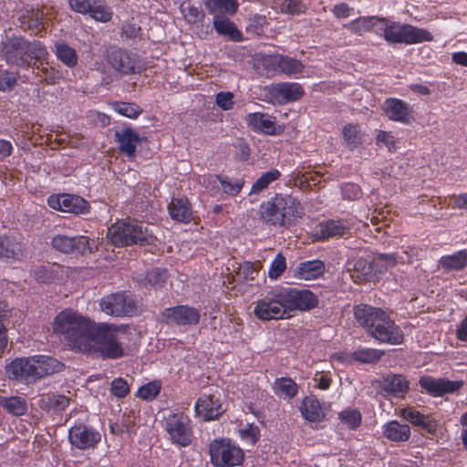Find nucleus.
<instances>
[{
	"label": "nucleus",
	"instance_id": "f257e3e1",
	"mask_svg": "<svg viewBox=\"0 0 467 467\" xmlns=\"http://www.w3.org/2000/svg\"><path fill=\"white\" fill-rule=\"evenodd\" d=\"M53 331L63 337L70 349L83 354L97 353L103 359H119L128 355L123 327L96 323L70 308L56 316Z\"/></svg>",
	"mask_w": 467,
	"mask_h": 467
},
{
	"label": "nucleus",
	"instance_id": "f03ea898",
	"mask_svg": "<svg viewBox=\"0 0 467 467\" xmlns=\"http://www.w3.org/2000/svg\"><path fill=\"white\" fill-rule=\"evenodd\" d=\"M354 316L358 323L379 342L389 345L403 342L402 330L383 309L360 304L354 307Z\"/></svg>",
	"mask_w": 467,
	"mask_h": 467
},
{
	"label": "nucleus",
	"instance_id": "7ed1b4c3",
	"mask_svg": "<svg viewBox=\"0 0 467 467\" xmlns=\"http://www.w3.org/2000/svg\"><path fill=\"white\" fill-rule=\"evenodd\" d=\"M261 222L275 228H289L304 215L301 202L291 194L275 193L263 202L258 210Z\"/></svg>",
	"mask_w": 467,
	"mask_h": 467
},
{
	"label": "nucleus",
	"instance_id": "20e7f679",
	"mask_svg": "<svg viewBox=\"0 0 467 467\" xmlns=\"http://www.w3.org/2000/svg\"><path fill=\"white\" fill-rule=\"evenodd\" d=\"M2 52L6 64L21 68H34L38 61L45 59L48 55L42 42L29 41L24 36L12 38L5 45Z\"/></svg>",
	"mask_w": 467,
	"mask_h": 467
},
{
	"label": "nucleus",
	"instance_id": "39448f33",
	"mask_svg": "<svg viewBox=\"0 0 467 467\" xmlns=\"http://www.w3.org/2000/svg\"><path fill=\"white\" fill-rule=\"evenodd\" d=\"M107 237L111 244L117 247L139 244L140 246L153 244L156 237L143 223L135 220H119L108 230Z\"/></svg>",
	"mask_w": 467,
	"mask_h": 467
},
{
	"label": "nucleus",
	"instance_id": "423d86ee",
	"mask_svg": "<svg viewBox=\"0 0 467 467\" xmlns=\"http://www.w3.org/2000/svg\"><path fill=\"white\" fill-rule=\"evenodd\" d=\"M383 37L389 44L414 45L433 40L432 34L410 24L388 22L385 18Z\"/></svg>",
	"mask_w": 467,
	"mask_h": 467
},
{
	"label": "nucleus",
	"instance_id": "0eeeda50",
	"mask_svg": "<svg viewBox=\"0 0 467 467\" xmlns=\"http://www.w3.org/2000/svg\"><path fill=\"white\" fill-rule=\"evenodd\" d=\"M211 462L214 467L239 466L244 460V451L229 439H215L209 446Z\"/></svg>",
	"mask_w": 467,
	"mask_h": 467
},
{
	"label": "nucleus",
	"instance_id": "6e6552de",
	"mask_svg": "<svg viewBox=\"0 0 467 467\" xmlns=\"http://www.w3.org/2000/svg\"><path fill=\"white\" fill-rule=\"evenodd\" d=\"M254 315L262 321L280 320L289 318L286 314L281 288L277 287L268 291L259 298L254 305Z\"/></svg>",
	"mask_w": 467,
	"mask_h": 467
},
{
	"label": "nucleus",
	"instance_id": "1a4fd4ad",
	"mask_svg": "<svg viewBox=\"0 0 467 467\" xmlns=\"http://www.w3.org/2000/svg\"><path fill=\"white\" fill-rule=\"evenodd\" d=\"M105 59L115 71L121 75L140 74L146 68L138 54L121 47L109 48L106 51Z\"/></svg>",
	"mask_w": 467,
	"mask_h": 467
},
{
	"label": "nucleus",
	"instance_id": "9d476101",
	"mask_svg": "<svg viewBox=\"0 0 467 467\" xmlns=\"http://www.w3.org/2000/svg\"><path fill=\"white\" fill-rule=\"evenodd\" d=\"M164 430L171 443L182 447L192 444L193 430L192 420L183 412H171L164 420Z\"/></svg>",
	"mask_w": 467,
	"mask_h": 467
},
{
	"label": "nucleus",
	"instance_id": "9b49d317",
	"mask_svg": "<svg viewBox=\"0 0 467 467\" xmlns=\"http://www.w3.org/2000/svg\"><path fill=\"white\" fill-rule=\"evenodd\" d=\"M102 312L114 317H133L138 313L135 300L125 291L103 296L99 301Z\"/></svg>",
	"mask_w": 467,
	"mask_h": 467
},
{
	"label": "nucleus",
	"instance_id": "f8f14e48",
	"mask_svg": "<svg viewBox=\"0 0 467 467\" xmlns=\"http://www.w3.org/2000/svg\"><path fill=\"white\" fill-rule=\"evenodd\" d=\"M100 441V432L93 426L80 420H76L68 429V442L72 448L80 451L94 450Z\"/></svg>",
	"mask_w": 467,
	"mask_h": 467
},
{
	"label": "nucleus",
	"instance_id": "ddd939ff",
	"mask_svg": "<svg viewBox=\"0 0 467 467\" xmlns=\"http://www.w3.org/2000/svg\"><path fill=\"white\" fill-rule=\"evenodd\" d=\"M286 314L293 311H308L318 304L317 296L310 290L293 287H280Z\"/></svg>",
	"mask_w": 467,
	"mask_h": 467
},
{
	"label": "nucleus",
	"instance_id": "4468645a",
	"mask_svg": "<svg viewBox=\"0 0 467 467\" xmlns=\"http://www.w3.org/2000/svg\"><path fill=\"white\" fill-rule=\"evenodd\" d=\"M6 373L10 379L26 384L39 380L36 357L16 358L6 366Z\"/></svg>",
	"mask_w": 467,
	"mask_h": 467
},
{
	"label": "nucleus",
	"instance_id": "2eb2a0df",
	"mask_svg": "<svg viewBox=\"0 0 467 467\" xmlns=\"http://www.w3.org/2000/svg\"><path fill=\"white\" fill-rule=\"evenodd\" d=\"M419 386L421 389V392L437 398L457 392L462 388L463 381L451 380L445 378L437 379L430 375H424L420 378Z\"/></svg>",
	"mask_w": 467,
	"mask_h": 467
},
{
	"label": "nucleus",
	"instance_id": "dca6fc26",
	"mask_svg": "<svg viewBox=\"0 0 467 467\" xmlns=\"http://www.w3.org/2000/svg\"><path fill=\"white\" fill-rule=\"evenodd\" d=\"M50 208L63 213L87 214L90 212V204L83 197L74 194H52L47 198Z\"/></svg>",
	"mask_w": 467,
	"mask_h": 467
},
{
	"label": "nucleus",
	"instance_id": "f3484780",
	"mask_svg": "<svg viewBox=\"0 0 467 467\" xmlns=\"http://www.w3.org/2000/svg\"><path fill=\"white\" fill-rule=\"evenodd\" d=\"M352 223L348 219H327L319 222L313 230L316 241H327L344 237L350 234Z\"/></svg>",
	"mask_w": 467,
	"mask_h": 467
},
{
	"label": "nucleus",
	"instance_id": "a211bd4d",
	"mask_svg": "<svg viewBox=\"0 0 467 467\" xmlns=\"http://www.w3.org/2000/svg\"><path fill=\"white\" fill-rule=\"evenodd\" d=\"M52 247L63 254H85L91 253L89 239L84 235L57 234L51 239Z\"/></svg>",
	"mask_w": 467,
	"mask_h": 467
},
{
	"label": "nucleus",
	"instance_id": "6ab92c4d",
	"mask_svg": "<svg viewBox=\"0 0 467 467\" xmlns=\"http://www.w3.org/2000/svg\"><path fill=\"white\" fill-rule=\"evenodd\" d=\"M225 411L220 398L212 394H202L194 404V414L202 421L218 420Z\"/></svg>",
	"mask_w": 467,
	"mask_h": 467
},
{
	"label": "nucleus",
	"instance_id": "aec40b11",
	"mask_svg": "<svg viewBox=\"0 0 467 467\" xmlns=\"http://www.w3.org/2000/svg\"><path fill=\"white\" fill-rule=\"evenodd\" d=\"M163 320L178 326H195L200 322V310L188 305L167 307L161 312Z\"/></svg>",
	"mask_w": 467,
	"mask_h": 467
},
{
	"label": "nucleus",
	"instance_id": "412c9836",
	"mask_svg": "<svg viewBox=\"0 0 467 467\" xmlns=\"http://www.w3.org/2000/svg\"><path fill=\"white\" fill-rule=\"evenodd\" d=\"M269 94L278 104L284 105L299 100L305 91L299 83L280 82L271 86Z\"/></svg>",
	"mask_w": 467,
	"mask_h": 467
},
{
	"label": "nucleus",
	"instance_id": "4be33fe9",
	"mask_svg": "<svg viewBox=\"0 0 467 467\" xmlns=\"http://www.w3.org/2000/svg\"><path fill=\"white\" fill-rule=\"evenodd\" d=\"M265 64L267 67H271L275 73L294 78H298L305 68L300 60L283 55L270 57L265 60Z\"/></svg>",
	"mask_w": 467,
	"mask_h": 467
},
{
	"label": "nucleus",
	"instance_id": "5701e85b",
	"mask_svg": "<svg viewBox=\"0 0 467 467\" xmlns=\"http://www.w3.org/2000/svg\"><path fill=\"white\" fill-rule=\"evenodd\" d=\"M114 137L115 141L119 144V151L130 161L134 160L137 145L141 141L140 135L129 126L116 130Z\"/></svg>",
	"mask_w": 467,
	"mask_h": 467
},
{
	"label": "nucleus",
	"instance_id": "b1692460",
	"mask_svg": "<svg viewBox=\"0 0 467 467\" xmlns=\"http://www.w3.org/2000/svg\"><path fill=\"white\" fill-rule=\"evenodd\" d=\"M168 213L174 222L190 223L193 220L192 205L187 197H172L168 204Z\"/></svg>",
	"mask_w": 467,
	"mask_h": 467
},
{
	"label": "nucleus",
	"instance_id": "393cba45",
	"mask_svg": "<svg viewBox=\"0 0 467 467\" xmlns=\"http://www.w3.org/2000/svg\"><path fill=\"white\" fill-rule=\"evenodd\" d=\"M302 417L308 422L319 423L326 418L323 404L315 395L306 396L299 406Z\"/></svg>",
	"mask_w": 467,
	"mask_h": 467
},
{
	"label": "nucleus",
	"instance_id": "a878e982",
	"mask_svg": "<svg viewBox=\"0 0 467 467\" xmlns=\"http://www.w3.org/2000/svg\"><path fill=\"white\" fill-rule=\"evenodd\" d=\"M383 110L390 120L404 124L410 122V107L406 101L400 99H387L384 102Z\"/></svg>",
	"mask_w": 467,
	"mask_h": 467
},
{
	"label": "nucleus",
	"instance_id": "bb28decb",
	"mask_svg": "<svg viewBox=\"0 0 467 467\" xmlns=\"http://www.w3.org/2000/svg\"><path fill=\"white\" fill-rule=\"evenodd\" d=\"M247 124L252 127L254 131L264 133L265 135H276L278 130L276 128L275 118L266 113L254 112L246 116Z\"/></svg>",
	"mask_w": 467,
	"mask_h": 467
},
{
	"label": "nucleus",
	"instance_id": "cd10ccee",
	"mask_svg": "<svg viewBox=\"0 0 467 467\" xmlns=\"http://www.w3.org/2000/svg\"><path fill=\"white\" fill-rule=\"evenodd\" d=\"M24 247L15 237L0 234V258L5 261H21Z\"/></svg>",
	"mask_w": 467,
	"mask_h": 467
},
{
	"label": "nucleus",
	"instance_id": "c85d7f7f",
	"mask_svg": "<svg viewBox=\"0 0 467 467\" xmlns=\"http://www.w3.org/2000/svg\"><path fill=\"white\" fill-rule=\"evenodd\" d=\"M438 267L444 273L464 270L467 267V250L462 249L452 254L442 255L438 260Z\"/></svg>",
	"mask_w": 467,
	"mask_h": 467
},
{
	"label": "nucleus",
	"instance_id": "c756f323",
	"mask_svg": "<svg viewBox=\"0 0 467 467\" xmlns=\"http://www.w3.org/2000/svg\"><path fill=\"white\" fill-rule=\"evenodd\" d=\"M325 263L319 259L307 260L299 263L295 270V275L304 280H315L325 273Z\"/></svg>",
	"mask_w": 467,
	"mask_h": 467
},
{
	"label": "nucleus",
	"instance_id": "7c9ffc66",
	"mask_svg": "<svg viewBox=\"0 0 467 467\" xmlns=\"http://www.w3.org/2000/svg\"><path fill=\"white\" fill-rule=\"evenodd\" d=\"M351 276L356 283L371 282L375 277L374 262L365 257L356 259Z\"/></svg>",
	"mask_w": 467,
	"mask_h": 467
},
{
	"label": "nucleus",
	"instance_id": "2f4dec72",
	"mask_svg": "<svg viewBox=\"0 0 467 467\" xmlns=\"http://www.w3.org/2000/svg\"><path fill=\"white\" fill-rule=\"evenodd\" d=\"M382 434L386 439L394 442L407 441L410 437V429L407 424L390 420L382 426Z\"/></svg>",
	"mask_w": 467,
	"mask_h": 467
},
{
	"label": "nucleus",
	"instance_id": "473e14b6",
	"mask_svg": "<svg viewBox=\"0 0 467 467\" xmlns=\"http://www.w3.org/2000/svg\"><path fill=\"white\" fill-rule=\"evenodd\" d=\"M39 379L65 369V364L58 359L47 355H35Z\"/></svg>",
	"mask_w": 467,
	"mask_h": 467
},
{
	"label": "nucleus",
	"instance_id": "72a5a7b5",
	"mask_svg": "<svg viewBox=\"0 0 467 467\" xmlns=\"http://www.w3.org/2000/svg\"><path fill=\"white\" fill-rule=\"evenodd\" d=\"M382 388L395 397H403L410 389V382L400 374L388 375L383 379Z\"/></svg>",
	"mask_w": 467,
	"mask_h": 467
},
{
	"label": "nucleus",
	"instance_id": "f704fd0d",
	"mask_svg": "<svg viewBox=\"0 0 467 467\" xmlns=\"http://www.w3.org/2000/svg\"><path fill=\"white\" fill-rule=\"evenodd\" d=\"M376 22L385 23V17L378 16H359L343 26L357 36H362L366 32L371 31L376 26Z\"/></svg>",
	"mask_w": 467,
	"mask_h": 467
},
{
	"label": "nucleus",
	"instance_id": "c9c22d12",
	"mask_svg": "<svg viewBox=\"0 0 467 467\" xmlns=\"http://www.w3.org/2000/svg\"><path fill=\"white\" fill-rule=\"evenodd\" d=\"M274 393L284 400H292L298 393V386L291 378H276L273 383Z\"/></svg>",
	"mask_w": 467,
	"mask_h": 467
},
{
	"label": "nucleus",
	"instance_id": "e433bc0d",
	"mask_svg": "<svg viewBox=\"0 0 467 467\" xmlns=\"http://www.w3.org/2000/svg\"><path fill=\"white\" fill-rule=\"evenodd\" d=\"M0 406L8 414L16 417L23 416L27 411V402L26 399L19 396H0Z\"/></svg>",
	"mask_w": 467,
	"mask_h": 467
},
{
	"label": "nucleus",
	"instance_id": "4c0bfd02",
	"mask_svg": "<svg viewBox=\"0 0 467 467\" xmlns=\"http://www.w3.org/2000/svg\"><path fill=\"white\" fill-rule=\"evenodd\" d=\"M213 27L219 35L227 36L230 40L241 41L243 39L241 31L237 29L234 22L226 17L215 16Z\"/></svg>",
	"mask_w": 467,
	"mask_h": 467
},
{
	"label": "nucleus",
	"instance_id": "58836bf2",
	"mask_svg": "<svg viewBox=\"0 0 467 467\" xmlns=\"http://www.w3.org/2000/svg\"><path fill=\"white\" fill-rule=\"evenodd\" d=\"M63 272V266L57 264H47L38 266L34 271V277L40 283H52L58 279Z\"/></svg>",
	"mask_w": 467,
	"mask_h": 467
},
{
	"label": "nucleus",
	"instance_id": "ea45409f",
	"mask_svg": "<svg viewBox=\"0 0 467 467\" xmlns=\"http://www.w3.org/2000/svg\"><path fill=\"white\" fill-rule=\"evenodd\" d=\"M55 55L67 67H74L78 64V54L76 50L66 43H57L55 45Z\"/></svg>",
	"mask_w": 467,
	"mask_h": 467
},
{
	"label": "nucleus",
	"instance_id": "a19ab883",
	"mask_svg": "<svg viewBox=\"0 0 467 467\" xmlns=\"http://www.w3.org/2000/svg\"><path fill=\"white\" fill-rule=\"evenodd\" d=\"M44 18V13L40 9H30L19 17L20 27L24 31L34 30L38 28L42 25Z\"/></svg>",
	"mask_w": 467,
	"mask_h": 467
},
{
	"label": "nucleus",
	"instance_id": "79ce46f5",
	"mask_svg": "<svg viewBox=\"0 0 467 467\" xmlns=\"http://www.w3.org/2000/svg\"><path fill=\"white\" fill-rule=\"evenodd\" d=\"M342 136L350 150H354L362 144L363 134L358 125L346 124L342 130Z\"/></svg>",
	"mask_w": 467,
	"mask_h": 467
},
{
	"label": "nucleus",
	"instance_id": "37998d69",
	"mask_svg": "<svg viewBox=\"0 0 467 467\" xmlns=\"http://www.w3.org/2000/svg\"><path fill=\"white\" fill-rule=\"evenodd\" d=\"M384 355L383 350L376 348H362L351 353V358L363 364H373L378 362Z\"/></svg>",
	"mask_w": 467,
	"mask_h": 467
},
{
	"label": "nucleus",
	"instance_id": "c03bdc74",
	"mask_svg": "<svg viewBox=\"0 0 467 467\" xmlns=\"http://www.w3.org/2000/svg\"><path fill=\"white\" fill-rule=\"evenodd\" d=\"M168 277V271L165 268L150 269L145 275L144 286L161 288L166 284Z\"/></svg>",
	"mask_w": 467,
	"mask_h": 467
},
{
	"label": "nucleus",
	"instance_id": "a18cd8bd",
	"mask_svg": "<svg viewBox=\"0 0 467 467\" xmlns=\"http://www.w3.org/2000/svg\"><path fill=\"white\" fill-rule=\"evenodd\" d=\"M114 111L121 116L136 119L141 113L142 109L134 102L115 101L111 103Z\"/></svg>",
	"mask_w": 467,
	"mask_h": 467
},
{
	"label": "nucleus",
	"instance_id": "49530a36",
	"mask_svg": "<svg viewBox=\"0 0 467 467\" xmlns=\"http://www.w3.org/2000/svg\"><path fill=\"white\" fill-rule=\"evenodd\" d=\"M281 172L277 169H271L264 172L252 185L250 194L259 193L266 189L270 183L278 180Z\"/></svg>",
	"mask_w": 467,
	"mask_h": 467
},
{
	"label": "nucleus",
	"instance_id": "de8ad7c7",
	"mask_svg": "<svg viewBox=\"0 0 467 467\" xmlns=\"http://www.w3.org/2000/svg\"><path fill=\"white\" fill-rule=\"evenodd\" d=\"M211 13H223L234 15L238 7L236 0H205Z\"/></svg>",
	"mask_w": 467,
	"mask_h": 467
},
{
	"label": "nucleus",
	"instance_id": "09e8293b",
	"mask_svg": "<svg viewBox=\"0 0 467 467\" xmlns=\"http://www.w3.org/2000/svg\"><path fill=\"white\" fill-rule=\"evenodd\" d=\"M215 178L220 182L223 192L229 196L238 195L244 185V180L242 178L232 181L229 177L221 174L215 175Z\"/></svg>",
	"mask_w": 467,
	"mask_h": 467
},
{
	"label": "nucleus",
	"instance_id": "8fccbe9b",
	"mask_svg": "<svg viewBox=\"0 0 467 467\" xmlns=\"http://www.w3.org/2000/svg\"><path fill=\"white\" fill-rule=\"evenodd\" d=\"M339 420L349 430H357L362 421V416L358 409H348L338 413Z\"/></svg>",
	"mask_w": 467,
	"mask_h": 467
},
{
	"label": "nucleus",
	"instance_id": "3c124183",
	"mask_svg": "<svg viewBox=\"0 0 467 467\" xmlns=\"http://www.w3.org/2000/svg\"><path fill=\"white\" fill-rule=\"evenodd\" d=\"M161 389V381L152 380L140 387L137 390L136 396L143 400L151 401L160 394Z\"/></svg>",
	"mask_w": 467,
	"mask_h": 467
},
{
	"label": "nucleus",
	"instance_id": "603ef678",
	"mask_svg": "<svg viewBox=\"0 0 467 467\" xmlns=\"http://www.w3.org/2000/svg\"><path fill=\"white\" fill-rule=\"evenodd\" d=\"M181 11L185 19L187 20V22L190 24H196L202 22L204 18V13L202 12V10L200 7L193 5L189 2H184L181 5Z\"/></svg>",
	"mask_w": 467,
	"mask_h": 467
},
{
	"label": "nucleus",
	"instance_id": "864d4df0",
	"mask_svg": "<svg viewBox=\"0 0 467 467\" xmlns=\"http://www.w3.org/2000/svg\"><path fill=\"white\" fill-rule=\"evenodd\" d=\"M88 14L93 19L100 22H109L112 18V12L109 7L98 0L94 1L91 10Z\"/></svg>",
	"mask_w": 467,
	"mask_h": 467
},
{
	"label": "nucleus",
	"instance_id": "5fc2aeb1",
	"mask_svg": "<svg viewBox=\"0 0 467 467\" xmlns=\"http://www.w3.org/2000/svg\"><path fill=\"white\" fill-rule=\"evenodd\" d=\"M286 269V259L282 253H278L268 269V277L272 280L278 279Z\"/></svg>",
	"mask_w": 467,
	"mask_h": 467
},
{
	"label": "nucleus",
	"instance_id": "6e6d98bb",
	"mask_svg": "<svg viewBox=\"0 0 467 467\" xmlns=\"http://www.w3.org/2000/svg\"><path fill=\"white\" fill-rule=\"evenodd\" d=\"M281 12L284 14L296 16L306 12V5L301 0H285L280 5Z\"/></svg>",
	"mask_w": 467,
	"mask_h": 467
},
{
	"label": "nucleus",
	"instance_id": "4d7b16f0",
	"mask_svg": "<svg viewBox=\"0 0 467 467\" xmlns=\"http://www.w3.org/2000/svg\"><path fill=\"white\" fill-rule=\"evenodd\" d=\"M39 72V77L46 82L47 85H55L58 82L60 78V72L53 67H39L38 65H36Z\"/></svg>",
	"mask_w": 467,
	"mask_h": 467
},
{
	"label": "nucleus",
	"instance_id": "13d9d810",
	"mask_svg": "<svg viewBox=\"0 0 467 467\" xmlns=\"http://www.w3.org/2000/svg\"><path fill=\"white\" fill-rule=\"evenodd\" d=\"M110 392L118 399H123L130 393L128 382L122 378H117L112 380Z\"/></svg>",
	"mask_w": 467,
	"mask_h": 467
},
{
	"label": "nucleus",
	"instance_id": "bf43d9fd",
	"mask_svg": "<svg viewBox=\"0 0 467 467\" xmlns=\"http://www.w3.org/2000/svg\"><path fill=\"white\" fill-rule=\"evenodd\" d=\"M69 398L61 394H52L48 397L50 408L57 412L64 411L69 405Z\"/></svg>",
	"mask_w": 467,
	"mask_h": 467
},
{
	"label": "nucleus",
	"instance_id": "052dcab7",
	"mask_svg": "<svg viewBox=\"0 0 467 467\" xmlns=\"http://www.w3.org/2000/svg\"><path fill=\"white\" fill-rule=\"evenodd\" d=\"M17 82V77L16 74L5 70L0 73V91L6 92L14 88Z\"/></svg>",
	"mask_w": 467,
	"mask_h": 467
},
{
	"label": "nucleus",
	"instance_id": "680f3d73",
	"mask_svg": "<svg viewBox=\"0 0 467 467\" xmlns=\"http://www.w3.org/2000/svg\"><path fill=\"white\" fill-rule=\"evenodd\" d=\"M241 438L251 444H255L260 438V431L257 426L248 424L240 431Z\"/></svg>",
	"mask_w": 467,
	"mask_h": 467
},
{
	"label": "nucleus",
	"instance_id": "e2e57ef3",
	"mask_svg": "<svg viewBox=\"0 0 467 467\" xmlns=\"http://www.w3.org/2000/svg\"><path fill=\"white\" fill-rule=\"evenodd\" d=\"M313 381L315 382V388L321 390L328 389L332 384L330 372H316Z\"/></svg>",
	"mask_w": 467,
	"mask_h": 467
},
{
	"label": "nucleus",
	"instance_id": "0e129e2a",
	"mask_svg": "<svg viewBox=\"0 0 467 467\" xmlns=\"http://www.w3.org/2000/svg\"><path fill=\"white\" fill-rule=\"evenodd\" d=\"M95 0H68L70 8L76 13L87 15L90 12Z\"/></svg>",
	"mask_w": 467,
	"mask_h": 467
},
{
	"label": "nucleus",
	"instance_id": "69168bd1",
	"mask_svg": "<svg viewBox=\"0 0 467 467\" xmlns=\"http://www.w3.org/2000/svg\"><path fill=\"white\" fill-rule=\"evenodd\" d=\"M377 143L385 145L390 152L396 150V139L390 132L379 130L377 135Z\"/></svg>",
	"mask_w": 467,
	"mask_h": 467
},
{
	"label": "nucleus",
	"instance_id": "338daca9",
	"mask_svg": "<svg viewBox=\"0 0 467 467\" xmlns=\"http://www.w3.org/2000/svg\"><path fill=\"white\" fill-rule=\"evenodd\" d=\"M401 416L412 425L417 426L421 420H424L425 414L413 408H407L402 410Z\"/></svg>",
	"mask_w": 467,
	"mask_h": 467
},
{
	"label": "nucleus",
	"instance_id": "774afa93",
	"mask_svg": "<svg viewBox=\"0 0 467 467\" xmlns=\"http://www.w3.org/2000/svg\"><path fill=\"white\" fill-rule=\"evenodd\" d=\"M234 94L232 92H219L216 95V104L223 110H229L234 105Z\"/></svg>",
	"mask_w": 467,
	"mask_h": 467
}]
</instances>
